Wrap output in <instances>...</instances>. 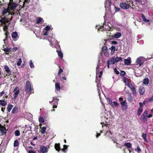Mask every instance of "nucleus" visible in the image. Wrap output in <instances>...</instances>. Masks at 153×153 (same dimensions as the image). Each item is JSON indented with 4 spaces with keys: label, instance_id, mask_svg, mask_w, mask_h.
I'll list each match as a JSON object with an SVG mask.
<instances>
[{
    "label": "nucleus",
    "instance_id": "43",
    "mask_svg": "<svg viewBox=\"0 0 153 153\" xmlns=\"http://www.w3.org/2000/svg\"><path fill=\"white\" fill-rule=\"evenodd\" d=\"M15 134L16 136H19L20 135V132L18 130H16L15 131Z\"/></svg>",
    "mask_w": 153,
    "mask_h": 153
},
{
    "label": "nucleus",
    "instance_id": "28",
    "mask_svg": "<svg viewBox=\"0 0 153 153\" xmlns=\"http://www.w3.org/2000/svg\"><path fill=\"white\" fill-rule=\"evenodd\" d=\"M0 104L2 106H5L7 104V102L4 100H0Z\"/></svg>",
    "mask_w": 153,
    "mask_h": 153
},
{
    "label": "nucleus",
    "instance_id": "21",
    "mask_svg": "<svg viewBox=\"0 0 153 153\" xmlns=\"http://www.w3.org/2000/svg\"><path fill=\"white\" fill-rule=\"evenodd\" d=\"M109 49L111 51V54L113 55L116 50V47L112 45L109 48Z\"/></svg>",
    "mask_w": 153,
    "mask_h": 153
},
{
    "label": "nucleus",
    "instance_id": "26",
    "mask_svg": "<svg viewBox=\"0 0 153 153\" xmlns=\"http://www.w3.org/2000/svg\"><path fill=\"white\" fill-rule=\"evenodd\" d=\"M55 88L58 91H59L60 90V84L58 82L55 84Z\"/></svg>",
    "mask_w": 153,
    "mask_h": 153
},
{
    "label": "nucleus",
    "instance_id": "46",
    "mask_svg": "<svg viewBox=\"0 0 153 153\" xmlns=\"http://www.w3.org/2000/svg\"><path fill=\"white\" fill-rule=\"evenodd\" d=\"M143 111V109L141 108H139L138 110V114L139 115L141 114V113Z\"/></svg>",
    "mask_w": 153,
    "mask_h": 153
},
{
    "label": "nucleus",
    "instance_id": "5",
    "mask_svg": "<svg viewBox=\"0 0 153 153\" xmlns=\"http://www.w3.org/2000/svg\"><path fill=\"white\" fill-rule=\"evenodd\" d=\"M26 91L27 92L30 93L31 92L32 89L30 83L29 81H27L26 82Z\"/></svg>",
    "mask_w": 153,
    "mask_h": 153
},
{
    "label": "nucleus",
    "instance_id": "13",
    "mask_svg": "<svg viewBox=\"0 0 153 153\" xmlns=\"http://www.w3.org/2000/svg\"><path fill=\"white\" fill-rule=\"evenodd\" d=\"M9 9L7 8H4V9L2 11V14L3 16L8 15L10 14V11Z\"/></svg>",
    "mask_w": 153,
    "mask_h": 153
},
{
    "label": "nucleus",
    "instance_id": "48",
    "mask_svg": "<svg viewBox=\"0 0 153 153\" xmlns=\"http://www.w3.org/2000/svg\"><path fill=\"white\" fill-rule=\"evenodd\" d=\"M48 34V31L44 30L43 32V34L45 36H47Z\"/></svg>",
    "mask_w": 153,
    "mask_h": 153
},
{
    "label": "nucleus",
    "instance_id": "37",
    "mask_svg": "<svg viewBox=\"0 0 153 153\" xmlns=\"http://www.w3.org/2000/svg\"><path fill=\"white\" fill-rule=\"evenodd\" d=\"M43 19L41 17H39L36 20V22L37 24H38L42 21Z\"/></svg>",
    "mask_w": 153,
    "mask_h": 153
},
{
    "label": "nucleus",
    "instance_id": "57",
    "mask_svg": "<svg viewBox=\"0 0 153 153\" xmlns=\"http://www.w3.org/2000/svg\"><path fill=\"white\" fill-rule=\"evenodd\" d=\"M114 9H115V11L116 12H117V11H119V10H120V9L119 8H118L117 7H114Z\"/></svg>",
    "mask_w": 153,
    "mask_h": 153
},
{
    "label": "nucleus",
    "instance_id": "2",
    "mask_svg": "<svg viewBox=\"0 0 153 153\" xmlns=\"http://www.w3.org/2000/svg\"><path fill=\"white\" fill-rule=\"evenodd\" d=\"M103 66L102 65L99 64L96 68V79L98 77L100 78H101L102 74V69Z\"/></svg>",
    "mask_w": 153,
    "mask_h": 153
},
{
    "label": "nucleus",
    "instance_id": "60",
    "mask_svg": "<svg viewBox=\"0 0 153 153\" xmlns=\"http://www.w3.org/2000/svg\"><path fill=\"white\" fill-rule=\"evenodd\" d=\"M152 115L151 114H149L147 116V117L148 118H150L152 117Z\"/></svg>",
    "mask_w": 153,
    "mask_h": 153
},
{
    "label": "nucleus",
    "instance_id": "59",
    "mask_svg": "<svg viewBox=\"0 0 153 153\" xmlns=\"http://www.w3.org/2000/svg\"><path fill=\"white\" fill-rule=\"evenodd\" d=\"M139 105H140L139 108H142L143 107V104L141 102H140L139 103Z\"/></svg>",
    "mask_w": 153,
    "mask_h": 153
},
{
    "label": "nucleus",
    "instance_id": "58",
    "mask_svg": "<svg viewBox=\"0 0 153 153\" xmlns=\"http://www.w3.org/2000/svg\"><path fill=\"white\" fill-rule=\"evenodd\" d=\"M113 104L115 106H117L118 105V103L114 101L113 102H112Z\"/></svg>",
    "mask_w": 153,
    "mask_h": 153
},
{
    "label": "nucleus",
    "instance_id": "54",
    "mask_svg": "<svg viewBox=\"0 0 153 153\" xmlns=\"http://www.w3.org/2000/svg\"><path fill=\"white\" fill-rule=\"evenodd\" d=\"M62 72H63V70L61 68H60L59 71V72L58 73V75L60 74L61 73H62Z\"/></svg>",
    "mask_w": 153,
    "mask_h": 153
},
{
    "label": "nucleus",
    "instance_id": "29",
    "mask_svg": "<svg viewBox=\"0 0 153 153\" xmlns=\"http://www.w3.org/2000/svg\"><path fill=\"white\" fill-rule=\"evenodd\" d=\"M149 79L148 78H145L143 80V84L146 85L149 84Z\"/></svg>",
    "mask_w": 153,
    "mask_h": 153
},
{
    "label": "nucleus",
    "instance_id": "24",
    "mask_svg": "<svg viewBox=\"0 0 153 153\" xmlns=\"http://www.w3.org/2000/svg\"><path fill=\"white\" fill-rule=\"evenodd\" d=\"M120 104L123 108L125 107L126 109L127 108V104L126 102V100L123 102H121Z\"/></svg>",
    "mask_w": 153,
    "mask_h": 153
},
{
    "label": "nucleus",
    "instance_id": "7",
    "mask_svg": "<svg viewBox=\"0 0 153 153\" xmlns=\"http://www.w3.org/2000/svg\"><path fill=\"white\" fill-rule=\"evenodd\" d=\"M12 0H10V2L8 4V9L10 10H14L16 7V4L11 2Z\"/></svg>",
    "mask_w": 153,
    "mask_h": 153
},
{
    "label": "nucleus",
    "instance_id": "20",
    "mask_svg": "<svg viewBox=\"0 0 153 153\" xmlns=\"http://www.w3.org/2000/svg\"><path fill=\"white\" fill-rule=\"evenodd\" d=\"M5 35L6 36V37H5V39L3 40V41H4V45H3V48L4 47V46L5 45H6L7 44V40L8 39V37H7L8 33H7V31H6L5 33Z\"/></svg>",
    "mask_w": 153,
    "mask_h": 153
},
{
    "label": "nucleus",
    "instance_id": "53",
    "mask_svg": "<svg viewBox=\"0 0 153 153\" xmlns=\"http://www.w3.org/2000/svg\"><path fill=\"white\" fill-rule=\"evenodd\" d=\"M137 152H139L141 151V149H140L139 146H137Z\"/></svg>",
    "mask_w": 153,
    "mask_h": 153
},
{
    "label": "nucleus",
    "instance_id": "45",
    "mask_svg": "<svg viewBox=\"0 0 153 153\" xmlns=\"http://www.w3.org/2000/svg\"><path fill=\"white\" fill-rule=\"evenodd\" d=\"M22 62V59L21 58L19 59L18 60V62H17V65L18 66H20Z\"/></svg>",
    "mask_w": 153,
    "mask_h": 153
},
{
    "label": "nucleus",
    "instance_id": "55",
    "mask_svg": "<svg viewBox=\"0 0 153 153\" xmlns=\"http://www.w3.org/2000/svg\"><path fill=\"white\" fill-rule=\"evenodd\" d=\"M126 73L125 71H121L120 72V74L122 76H124L125 75Z\"/></svg>",
    "mask_w": 153,
    "mask_h": 153
},
{
    "label": "nucleus",
    "instance_id": "62",
    "mask_svg": "<svg viewBox=\"0 0 153 153\" xmlns=\"http://www.w3.org/2000/svg\"><path fill=\"white\" fill-rule=\"evenodd\" d=\"M100 133H97V134L96 136V137L97 138H98L99 136H100Z\"/></svg>",
    "mask_w": 153,
    "mask_h": 153
},
{
    "label": "nucleus",
    "instance_id": "14",
    "mask_svg": "<svg viewBox=\"0 0 153 153\" xmlns=\"http://www.w3.org/2000/svg\"><path fill=\"white\" fill-rule=\"evenodd\" d=\"M48 150V148L44 146H41L40 147V152L43 153H47Z\"/></svg>",
    "mask_w": 153,
    "mask_h": 153
},
{
    "label": "nucleus",
    "instance_id": "9",
    "mask_svg": "<svg viewBox=\"0 0 153 153\" xmlns=\"http://www.w3.org/2000/svg\"><path fill=\"white\" fill-rule=\"evenodd\" d=\"M102 52L103 53L104 56L107 57H108L109 56V53L107 51V47L104 46L102 48Z\"/></svg>",
    "mask_w": 153,
    "mask_h": 153
},
{
    "label": "nucleus",
    "instance_id": "51",
    "mask_svg": "<svg viewBox=\"0 0 153 153\" xmlns=\"http://www.w3.org/2000/svg\"><path fill=\"white\" fill-rule=\"evenodd\" d=\"M114 71L115 72V73L117 74H119V72L117 70V69L116 68H115L114 69Z\"/></svg>",
    "mask_w": 153,
    "mask_h": 153
},
{
    "label": "nucleus",
    "instance_id": "41",
    "mask_svg": "<svg viewBox=\"0 0 153 153\" xmlns=\"http://www.w3.org/2000/svg\"><path fill=\"white\" fill-rule=\"evenodd\" d=\"M17 110L18 108H17L16 107L13 108L12 110V113L13 114H14L17 113Z\"/></svg>",
    "mask_w": 153,
    "mask_h": 153
},
{
    "label": "nucleus",
    "instance_id": "22",
    "mask_svg": "<svg viewBox=\"0 0 153 153\" xmlns=\"http://www.w3.org/2000/svg\"><path fill=\"white\" fill-rule=\"evenodd\" d=\"M139 91L140 95L143 94L145 91L144 88L142 86L140 87L139 88Z\"/></svg>",
    "mask_w": 153,
    "mask_h": 153
},
{
    "label": "nucleus",
    "instance_id": "19",
    "mask_svg": "<svg viewBox=\"0 0 153 153\" xmlns=\"http://www.w3.org/2000/svg\"><path fill=\"white\" fill-rule=\"evenodd\" d=\"M4 68L7 73V75L8 76L10 75L11 74V71L7 65H5L4 67Z\"/></svg>",
    "mask_w": 153,
    "mask_h": 153
},
{
    "label": "nucleus",
    "instance_id": "32",
    "mask_svg": "<svg viewBox=\"0 0 153 153\" xmlns=\"http://www.w3.org/2000/svg\"><path fill=\"white\" fill-rule=\"evenodd\" d=\"M2 50H3L6 53H9L10 52L11 49L10 48H4Z\"/></svg>",
    "mask_w": 153,
    "mask_h": 153
},
{
    "label": "nucleus",
    "instance_id": "36",
    "mask_svg": "<svg viewBox=\"0 0 153 153\" xmlns=\"http://www.w3.org/2000/svg\"><path fill=\"white\" fill-rule=\"evenodd\" d=\"M13 107V106L11 105H8L7 108V111L8 112H10L12 108Z\"/></svg>",
    "mask_w": 153,
    "mask_h": 153
},
{
    "label": "nucleus",
    "instance_id": "18",
    "mask_svg": "<svg viewBox=\"0 0 153 153\" xmlns=\"http://www.w3.org/2000/svg\"><path fill=\"white\" fill-rule=\"evenodd\" d=\"M125 64L127 65H129L131 63V58L130 57H128L127 59H125L124 60Z\"/></svg>",
    "mask_w": 153,
    "mask_h": 153
},
{
    "label": "nucleus",
    "instance_id": "61",
    "mask_svg": "<svg viewBox=\"0 0 153 153\" xmlns=\"http://www.w3.org/2000/svg\"><path fill=\"white\" fill-rule=\"evenodd\" d=\"M112 43L113 44H117V42L115 41H113L112 42Z\"/></svg>",
    "mask_w": 153,
    "mask_h": 153
},
{
    "label": "nucleus",
    "instance_id": "35",
    "mask_svg": "<svg viewBox=\"0 0 153 153\" xmlns=\"http://www.w3.org/2000/svg\"><path fill=\"white\" fill-rule=\"evenodd\" d=\"M114 59L115 63H117L118 62L121 61L122 60V58L121 57H116V58H114Z\"/></svg>",
    "mask_w": 153,
    "mask_h": 153
},
{
    "label": "nucleus",
    "instance_id": "31",
    "mask_svg": "<svg viewBox=\"0 0 153 153\" xmlns=\"http://www.w3.org/2000/svg\"><path fill=\"white\" fill-rule=\"evenodd\" d=\"M55 148L56 150L59 151L60 150L59 144L56 143L55 145Z\"/></svg>",
    "mask_w": 153,
    "mask_h": 153
},
{
    "label": "nucleus",
    "instance_id": "15",
    "mask_svg": "<svg viewBox=\"0 0 153 153\" xmlns=\"http://www.w3.org/2000/svg\"><path fill=\"white\" fill-rule=\"evenodd\" d=\"M127 85L129 88L131 89L133 93H135V88L132 84L129 83L128 85Z\"/></svg>",
    "mask_w": 153,
    "mask_h": 153
},
{
    "label": "nucleus",
    "instance_id": "42",
    "mask_svg": "<svg viewBox=\"0 0 153 153\" xmlns=\"http://www.w3.org/2000/svg\"><path fill=\"white\" fill-rule=\"evenodd\" d=\"M46 130V128L45 127H42L41 128V133L42 134H44Z\"/></svg>",
    "mask_w": 153,
    "mask_h": 153
},
{
    "label": "nucleus",
    "instance_id": "30",
    "mask_svg": "<svg viewBox=\"0 0 153 153\" xmlns=\"http://www.w3.org/2000/svg\"><path fill=\"white\" fill-rule=\"evenodd\" d=\"M121 36V33H120L117 32L114 35V37L115 38H119Z\"/></svg>",
    "mask_w": 153,
    "mask_h": 153
},
{
    "label": "nucleus",
    "instance_id": "4",
    "mask_svg": "<svg viewBox=\"0 0 153 153\" xmlns=\"http://www.w3.org/2000/svg\"><path fill=\"white\" fill-rule=\"evenodd\" d=\"M49 41L50 43V45L51 46H52L53 44H57L58 42L56 40L53 39L52 36H47L46 38Z\"/></svg>",
    "mask_w": 153,
    "mask_h": 153
},
{
    "label": "nucleus",
    "instance_id": "16",
    "mask_svg": "<svg viewBox=\"0 0 153 153\" xmlns=\"http://www.w3.org/2000/svg\"><path fill=\"white\" fill-rule=\"evenodd\" d=\"M13 92L15 95L14 96V98L16 99L19 92V88L17 87L15 88L13 90Z\"/></svg>",
    "mask_w": 153,
    "mask_h": 153
},
{
    "label": "nucleus",
    "instance_id": "10",
    "mask_svg": "<svg viewBox=\"0 0 153 153\" xmlns=\"http://www.w3.org/2000/svg\"><path fill=\"white\" fill-rule=\"evenodd\" d=\"M58 100L57 98L56 97H54L53 98V100L51 102V104L53 105V108H56L57 107V105L58 103Z\"/></svg>",
    "mask_w": 153,
    "mask_h": 153
},
{
    "label": "nucleus",
    "instance_id": "17",
    "mask_svg": "<svg viewBox=\"0 0 153 153\" xmlns=\"http://www.w3.org/2000/svg\"><path fill=\"white\" fill-rule=\"evenodd\" d=\"M115 63L114 57H112L110 58L107 61V63H108L110 64H114Z\"/></svg>",
    "mask_w": 153,
    "mask_h": 153
},
{
    "label": "nucleus",
    "instance_id": "49",
    "mask_svg": "<svg viewBox=\"0 0 153 153\" xmlns=\"http://www.w3.org/2000/svg\"><path fill=\"white\" fill-rule=\"evenodd\" d=\"M97 90H98V92L99 93V96H100V88H99V84L98 83L97 85Z\"/></svg>",
    "mask_w": 153,
    "mask_h": 153
},
{
    "label": "nucleus",
    "instance_id": "40",
    "mask_svg": "<svg viewBox=\"0 0 153 153\" xmlns=\"http://www.w3.org/2000/svg\"><path fill=\"white\" fill-rule=\"evenodd\" d=\"M29 64L30 65V68H34V66L33 63L32 62L31 60H30L29 61Z\"/></svg>",
    "mask_w": 153,
    "mask_h": 153
},
{
    "label": "nucleus",
    "instance_id": "23",
    "mask_svg": "<svg viewBox=\"0 0 153 153\" xmlns=\"http://www.w3.org/2000/svg\"><path fill=\"white\" fill-rule=\"evenodd\" d=\"M18 36L17 33L16 32H13L11 35L13 39L16 38Z\"/></svg>",
    "mask_w": 153,
    "mask_h": 153
},
{
    "label": "nucleus",
    "instance_id": "52",
    "mask_svg": "<svg viewBox=\"0 0 153 153\" xmlns=\"http://www.w3.org/2000/svg\"><path fill=\"white\" fill-rule=\"evenodd\" d=\"M129 97L128 98V100L130 102H131L132 100V97L131 96V94H129Z\"/></svg>",
    "mask_w": 153,
    "mask_h": 153
},
{
    "label": "nucleus",
    "instance_id": "1",
    "mask_svg": "<svg viewBox=\"0 0 153 153\" xmlns=\"http://www.w3.org/2000/svg\"><path fill=\"white\" fill-rule=\"evenodd\" d=\"M106 119L107 121H105L106 124L104 123L103 122L102 123V122L101 123V124L102 125V127L103 130L101 131L100 133L103 132L104 133V135L111 139L114 142V143H117V135L116 134H112L110 130L109 126L108 124V123L109 122V121L111 120V119H110H110H109L108 120L107 117Z\"/></svg>",
    "mask_w": 153,
    "mask_h": 153
},
{
    "label": "nucleus",
    "instance_id": "44",
    "mask_svg": "<svg viewBox=\"0 0 153 153\" xmlns=\"http://www.w3.org/2000/svg\"><path fill=\"white\" fill-rule=\"evenodd\" d=\"M107 99L108 100L109 102L110 105L112 107H113V104L112 100L110 98H108Z\"/></svg>",
    "mask_w": 153,
    "mask_h": 153
},
{
    "label": "nucleus",
    "instance_id": "6",
    "mask_svg": "<svg viewBox=\"0 0 153 153\" xmlns=\"http://www.w3.org/2000/svg\"><path fill=\"white\" fill-rule=\"evenodd\" d=\"M145 61V58L143 57H140L137 59L136 62L139 65V66H141Z\"/></svg>",
    "mask_w": 153,
    "mask_h": 153
},
{
    "label": "nucleus",
    "instance_id": "64",
    "mask_svg": "<svg viewBox=\"0 0 153 153\" xmlns=\"http://www.w3.org/2000/svg\"><path fill=\"white\" fill-rule=\"evenodd\" d=\"M29 153H36L34 151L31 150L29 152Z\"/></svg>",
    "mask_w": 153,
    "mask_h": 153
},
{
    "label": "nucleus",
    "instance_id": "27",
    "mask_svg": "<svg viewBox=\"0 0 153 153\" xmlns=\"http://www.w3.org/2000/svg\"><path fill=\"white\" fill-rule=\"evenodd\" d=\"M123 81L124 83H125V85H127L129 83V80L127 78H126L124 77L123 78Z\"/></svg>",
    "mask_w": 153,
    "mask_h": 153
},
{
    "label": "nucleus",
    "instance_id": "11",
    "mask_svg": "<svg viewBox=\"0 0 153 153\" xmlns=\"http://www.w3.org/2000/svg\"><path fill=\"white\" fill-rule=\"evenodd\" d=\"M120 6L123 9H127L129 7L130 5L126 3H121L120 4Z\"/></svg>",
    "mask_w": 153,
    "mask_h": 153
},
{
    "label": "nucleus",
    "instance_id": "38",
    "mask_svg": "<svg viewBox=\"0 0 153 153\" xmlns=\"http://www.w3.org/2000/svg\"><path fill=\"white\" fill-rule=\"evenodd\" d=\"M124 145L128 148H130L131 147V144L129 142L125 143Z\"/></svg>",
    "mask_w": 153,
    "mask_h": 153
},
{
    "label": "nucleus",
    "instance_id": "50",
    "mask_svg": "<svg viewBox=\"0 0 153 153\" xmlns=\"http://www.w3.org/2000/svg\"><path fill=\"white\" fill-rule=\"evenodd\" d=\"M142 137H143V139H144V140L145 141H146V134H143Z\"/></svg>",
    "mask_w": 153,
    "mask_h": 153
},
{
    "label": "nucleus",
    "instance_id": "34",
    "mask_svg": "<svg viewBox=\"0 0 153 153\" xmlns=\"http://www.w3.org/2000/svg\"><path fill=\"white\" fill-rule=\"evenodd\" d=\"M39 121L40 123V125H41V123H43L45 121L44 118L42 117H40L39 119Z\"/></svg>",
    "mask_w": 153,
    "mask_h": 153
},
{
    "label": "nucleus",
    "instance_id": "33",
    "mask_svg": "<svg viewBox=\"0 0 153 153\" xmlns=\"http://www.w3.org/2000/svg\"><path fill=\"white\" fill-rule=\"evenodd\" d=\"M141 16L142 19L144 22H149V20L147 19L145 17V16L143 14H142Z\"/></svg>",
    "mask_w": 153,
    "mask_h": 153
},
{
    "label": "nucleus",
    "instance_id": "3",
    "mask_svg": "<svg viewBox=\"0 0 153 153\" xmlns=\"http://www.w3.org/2000/svg\"><path fill=\"white\" fill-rule=\"evenodd\" d=\"M96 28L98 29V30H109L111 29V28L109 26L106 25H104L103 26H100L97 25L96 26Z\"/></svg>",
    "mask_w": 153,
    "mask_h": 153
},
{
    "label": "nucleus",
    "instance_id": "39",
    "mask_svg": "<svg viewBox=\"0 0 153 153\" xmlns=\"http://www.w3.org/2000/svg\"><path fill=\"white\" fill-rule=\"evenodd\" d=\"M19 145V143L17 140H16L14 141L13 146L15 147H17Z\"/></svg>",
    "mask_w": 153,
    "mask_h": 153
},
{
    "label": "nucleus",
    "instance_id": "25",
    "mask_svg": "<svg viewBox=\"0 0 153 153\" xmlns=\"http://www.w3.org/2000/svg\"><path fill=\"white\" fill-rule=\"evenodd\" d=\"M56 51L58 53V56L60 58H62L63 57V54L60 50H57Z\"/></svg>",
    "mask_w": 153,
    "mask_h": 153
},
{
    "label": "nucleus",
    "instance_id": "47",
    "mask_svg": "<svg viewBox=\"0 0 153 153\" xmlns=\"http://www.w3.org/2000/svg\"><path fill=\"white\" fill-rule=\"evenodd\" d=\"M50 27L48 25L47 26L44 28V30L46 31H48L50 29Z\"/></svg>",
    "mask_w": 153,
    "mask_h": 153
},
{
    "label": "nucleus",
    "instance_id": "8",
    "mask_svg": "<svg viewBox=\"0 0 153 153\" xmlns=\"http://www.w3.org/2000/svg\"><path fill=\"white\" fill-rule=\"evenodd\" d=\"M147 115V110H146L142 115L141 118V120L143 122H145L147 121L146 117Z\"/></svg>",
    "mask_w": 153,
    "mask_h": 153
},
{
    "label": "nucleus",
    "instance_id": "56",
    "mask_svg": "<svg viewBox=\"0 0 153 153\" xmlns=\"http://www.w3.org/2000/svg\"><path fill=\"white\" fill-rule=\"evenodd\" d=\"M4 94V91H3L1 92L0 93V97L2 96V95Z\"/></svg>",
    "mask_w": 153,
    "mask_h": 153
},
{
    "label": "nucleus",
    "instance_id": "12",
    "mask_svg": "<svg viewBox=\"0 0 153 153\" xmlns=\"http://www.w3.org/2000/svg\"><path fill=\"white\" fill-rule=\"evenodd\" d=\"M110 0H106L105 3V7L106 10H109L111 5Z\"/></svg>",
    "mask_w": 153,
    "mask_h": 153
},
{
    "label": "nucleus",
    "instance_id": "63",
    "mask_svg": "<svg viewBox=\"0 0 153 153\" xmlns=\"http://www.w3.org/2000/svg\"><path fill=\"white\" fill-rule=\"evenodd\" d=\"M64 149H66L67 148V146L66 145H64Z\"/></svg>",
    "mask_w": 153,
    "mask_h": 153
}]
</instances>
